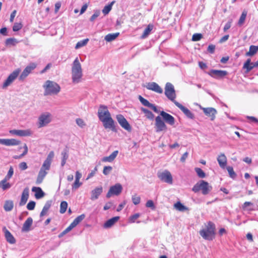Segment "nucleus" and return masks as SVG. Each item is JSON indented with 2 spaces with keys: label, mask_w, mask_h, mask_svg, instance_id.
<instances>
[{
  "label": "nucleus",
  "mask_w": 258,
  "mask_h": 258,
  "mask_svg": "<svg viewBox=\"0 0 258 258\" xmlns=\"http://www.w3.org/2000/svg\"><path fill=\"white\" fill-rule=\"evenodd\" d=\"M215 224L211 221H209L206 228L200 231V234L204 239L212 241L215 238Z\"/></svg>",
  "instance_id": "1"
},
{
  "label": "nucleus",
  "mask_w": 258,
  "mask_h": 258,
  "mask_svg": "<svg viewBox=\"0 0 258 258\" xmlns=\"http://www.w3.org/2000/svg\"><path fill=\"white\" fill-rule=\"evenodd\" d=\"M72 81L74 83H78L82 77V70L78 58L77 57L73 62L72 68Z\"/></svg>",
  "instance_id": "2"
},
{
  "label": "nucleus",
  "mask_w": 258,
  "mask_h": 258,
  "mask_svg": "<svg viewBox=\"0 0 258 258\" xmlns=\"http://www.w3.org/2000/svg\"><path fill=\"white\" fill-rule=\"evenodd\" d=\"M44 89V95L45 96L57 94L60 90L59 85L56 82L47 80L43 86Z\"/></svg>",
  "instance_id": "3"
},
{
  "label": "nucleus",
  "mask_w": 258,
  "mask_h": 258,
  "mask_svg": "<svg viewBox=\"0 0 258 258\" xmlns=\"http://www.w3.org/2000/svg\"><path fill=\"white\" fill-rule=\"evenodd\" d=\"M212 189V187L209 185L208 182L201 180L193 186L192 190L196 193L201 190L203 195H206L211 191Z\"/></svg>",
  "instance_id": "4"
},
{
  "label": "nucleus",
  "mask_w": 258,
  "mask_h": 258,
  "mask_svg": "<svg viewBox=\"0 0 258 258\" xmlns=\"http://www.w3.org/2000/svg\"><path fill=\"white\" fill-rule=\"evenodd\" d=\"M165 95L167 98L173 102L174 104L175 102H178L175 100L176 97L175 90L173 85L171 83L168 82L166 84L165 87Z\"/></svg>",
  "instance_id": "5"
},
{
  "label": "nucleus",
  "mask_w": 258,
  "mask_h": 258,
  "mask_svg": "<svg viewBox=\"0 0 258 258\" xmlns=\"http://www.w3.org/2000/svg\"><path fill=\"white\" fill-rule=\"evenodd\" d=\"M122 189L123 187L120 183H116L115 184L110 187L106 197L107 198H110L112 196H117L121 194Z\"/></svg>",
  "instance_id": "6"
},
{
  "label": "nucleus",
  "mask_w": 258,
  "mask_h": 258,
  "mask_svg": "<svg viewBox=\"0 0 258 258\" xmlns=\"http://www.w3.org/2000/svg\"><path fill=\"white\" fill-rule=\"evenodd\" d=\"M21 70L20 69H17L13 71L10 75L8 76L7 79L6 80L5 82L3 85V88H6L7 87L10 86L14 80L18 77Z\"/></svg>",
  "instance_id": "7"
},
{
  "label": "nucleus",
  "mask_w": 258,
  "mask_h": 258,
  "mask_svg": "<svg viewBox=\"0 0 258 258\" xmlns=\"http://www.w3.org/2000/svg\"><path fill=\"white\" fill-rule=\"evenodd\" d=\"M100 121L103 122V126L105 128H110L113 132H117L115 125V122L111 117V115L109 116L108 117L103 118Z\"/></svg>",
  "instance_id": "8"
},
{
  "label": "nucleus",
  "mask_w": 258,
  "mask_h": 258,
  "mask_svg": "<svg viewBox=\"0 0 258 258\" xmlns=\"http://www.w3.org/2000/svg\"><path fill=\"white\" fill-rule=\"evenodd\" d=\"M116 118L122 128L129 132L132 131V126L123 115L121 114H117L116 116Z\"/></svg>",
  "instance_id": "9"
},
{
  "label": "nucleus",
  "mask_w": 258,
  "mask_h": 258,
  "mask_svg": "<svg viewBox=\"0 0 258 258\" xmlns=\"http://www.w3.org/2000/svg\"><path fill=\"white\" fill-rule=\"evenodd\" d=\"M158 177L162 181H164L168 184H172L173 182V179L170 172L168 170H165L162 172H158L157 173Z\"/></svg>",
  "instance_id": "10"
},
{
  "label": "nucleus",
  "mask_w": 258,
  "mask_h": 258,
  "mask_svg": "<svg viewBox=\"0 0 258 258\" xmlns=\"http://www.w3.org/2000/svg\"><path fill=\"white\" fill-rule=\"evenodd\" d=\"M36 65L34 63H31L29 65L27 66L19 76V80L23 81L31 73V72L36 68Z\"/></svg>",
  "instance_id": "11"
},
{
  "label": "nucleus",
  "mask_w": 258,
  "mask_h": 258,
  "mask_svg": "<svg viewBox=\"0 0 258 258\" xmlns=\"http://www.w3.org/2000/svg\"><path fill=\"white\" fill-rule=\"evenodd\" d=\"M208 74L213 78L216 79L223 78L228 75V72L224 70H211Z\"/></svg>",
  "instance_id": "12"
},
{
  "label": "nucleus",
  "mask_w": 258,
  "mask_h": 258,
  "mask_svg": "<svg viewBox=\"0 0 258 258\" xmlns=\"http://www.w3.org/2000/svg\"><path fill=\"white\" fill-rule=\"evenodd\" d=\"M155 128L156 132L166 131L167 129L165 123L160 116H158L155 118Z\"/></svg>",
  "instance_id": "13"
},
{
  "label": "nucleus",
  "mask_w": 258,
  "mask_h": 258,
  "mask_svg": "<svg viewBox=\"0 0 258 258\" xmlns=\"http://www.w3.org/2000/svg\"><path fill=\"white\" fill-rule=\"evenodd\" d=\"M111 115L110 113L107 109V107L105 105H101L99 106L98 111V116L100 120L103 118L108 117Z\"/></svg>",
  "instance_id": "14"
},
{
  "label": "nucleus",
  "mask_w": 258,
  "mask_h": 258,
  "mask_svg": "<svg viewBox=\"0 0 258 258\" xmlns=\"http://www.w3.org/2000/svg\"><path fill=\"white\" fill-rule=\"evenodd\" d=\"M200 108L203 110L205 114L210 117L211 120H214L215 118V115L217 114V110L213 107L204 108L200 106Z\"/></svg>",
  "instance_id": "15"
},
{
  "label": "nucleus",
  "mask_w": 258,
  "mask_h": 258,
  "mask_svg": "<svg viewBox=\"0 0 258 258\" xmlns=\"http://www.w3.org/2000/svg\"><path fill=\"white\" fill-rule=\"evenodd\" d=\"M175 105L183 112L187 117L192 119L195 118L194 114L188 108L179 102H175Z\"/></svg>",
  "instance_id": "16"
},
{
  "label": "nucleus",
  "mask_w": 258,
  "mask_h": 258,
  "mask_svg": "<svg viewBox=\"0 0 258 258\" xmlns=\"http://www.w3.org/2000/svg\"><path fill=\"white\" fill-rule=\"evenodd\" d=\"M20 143V141L15 139H0V144L7 146L19 145Z\"/></svg>",
  "instance_id": "17"
},
{
  "label": "nucleus",
  "mask_w": 258,
  "mask_h": 258,
  "mask_svg": "<svg viewBox=\"0 0 258 258\" xmlns=\"http://www.w3.org/2000/svg\"><path fill=\"white\" fill-rule=\"evenodd\" d=\"M50 121V114L49 113L43 114L39 117V127L45 126Z\"/></svg>",
  "instance_id": "18"
},
{
  "label": "nucleus",
  "mask_w": 258,
  "mask_h": 258,
  "mask_svg": "<svg viewBox=\"0 0 258 258\" xmlns=\"http://www.w3.org/2000/svg\"><path fill=\"white\" fill-rule=\"evenodd\" d=\"M146 88L156 93L161 94L163 92L162 89L155 82H150L147 83Z\"/></svg>",
  "instance_id": "19"
},
{
  "label": "nucleus",
  "mask_w": 258,
  "mask_h": 258,
  "mask_svg": "<svg viewBox=\"0 0 258 258\" xmlns=\"http://www.w3.org/2000/svg\"><path fill=\"white\" fill-rule=\"evenodd\" d=\"M258 67V61L255 62H251V59L248 58L243 66V69H246V73H247L252 70L254 68Z\"/></svg>",
  "instance_id": "20"
},
{
  "label": "nucleus",
  "mask_w": 258,
  "mask_h": 258,
  "mask_svg": "<svg viewBox=\"0 0 258 258\" xmlns=\"http://www.w3.org/2000/svg\"><path fill=\"white\" fill-rule=\"evenodd\" d=\"M160 115L163 117V120L168 124L172 125L175 123L174 117L169 113L162 111L160 112Z\"/></svg>",
  "instance_id": "21"
},
{
  "label": "nucleus",
  "mask_w": 258,
  "mask_h": 258,
  "mask_svg": "<svg viewBox=\"0 0 258 258\" xmlns=\"http://www.w3.org/2000/svg\"><path fill=\"white\" fill-rule=\"evenodd\" d=\"M103 192V187L101 186L95 187L91 192L90 199L92 201L96 200L98 199L99 196Z\"/></svg>",
  "instance_id": "22"
},
{
  "label": "nucleus",
  "mask_w": 258,
  "mask_h": 258,
  "mask_svg": "<svg viewBox=\"0 0 258 258\" xmlns=\"http://www.w3.org/2000/svg\"><path fill=\"white\" fill-rule=\"evenodd\" d=\"M29 196V189L28 187H26L24 189L22 195L19 206H22L26 204Z\"/></svg>",
  "instance_id": "23"
},
{
  "label": "nucleus",
  "mask_w": 258,
  "mask_h": 258,
  "mask_svg": "<svg viewBox=\"0 0 258 258\" xmlns=\"http://www.w3.org/2000/svg\"><path fill=\"white\" fill-rule=\"evenodd\" d=\"M10 133L20 137L28 136L31 134L30 132L28 130H12L10 131Z\"/></svg>",
  "instance_id": "24"
},
{
  "label": "nucleus",
  "mask_w": 258,
  "mask_h": 258,
  "mask_svg": "<svg viewBox=\"0 0 258 258\" xmlns=\"http://www.w3.org/2000/svg\"><path fill=\"white\" fill-rule=\"evenodd\" d=\"M3 231L5 232V236L7 241L10 244H14L16 242V240L11 232L6 229V227L3 228Z\"/></svg>",
  "instance_id": "25"
},
{
  "label": "nucleus",
  "mask_w": 258,
  "mask_h": 258,
  "mask_svg": "<svg viewBox=\"0 0 258 258\" xmlns=\"http://www.w3.org/2000/svg\"><path fill=\"white\" fill-rule=\"evenodd\" d=\"M33 223V219L31 217H29L23 224L22 231L28 232L30 230V227Z\"/></svg>",
  "instance_id": "26"
},
{
  "label": "nucleus",
  "mask_w": 258,
  "mask_h": 258,
  "mask_svg": "<svg viewBox=\"0 0 258 258\" xmlns=\"http://www.w3.org/2000/svg\"><path fill=\"white\" fill-rule=\"evenodd\" d=\"M32 191L35 192V197L37 199H41L45 195V193L40 187L34 186L32 188Z\"/></svg>",
  "instance_id": "27"
},
{
  "label": "nucleus",
  "mask_w": 258,
  "mask_h": 258,
  "mask_svg": "<svg viewBox=\"0 0 258 258\" xmlns=\"http://www.w3.org/2000/svg\"><path fill=\"white\" fill-rule=\"evenodd\" d=\"M119 219L118 216L114 217L108 220H107L104 224V227L105 228H109L112 226Z\"/></svg>",
  "instance_id": "28"
},
{
  "label": "nucleus",
  "mask_w": 258,
  "mask_h": 258,
  "mask_svg": "<svg viewBox=\"0 0 258 258\" xmlns=\"http://www.w3.org/2000/svg\"><path fill=\"white\" fill-rule=\"evenodd\" d=\"M153 28L154 25L151 23L149 24L145 29L142 35L141 36V38L142 39H145L147 38L151 33V32L153 29Z\"/></svg>",
  "instance_id": "29"
},
{
  "label": "nucleus",
  "mask_w": 258,
  "mask_h": 258,
  "mask_svg": "<svg viewBox=\"0 0 258 258\" xmlns=\"http://www.w3.org/2000/svg\"><path fill=\"white\" fill-rule=\"evenodd\" d=\"M118 151L117 150L113 152L109 156L104 157L102 159V161L104 162H112L116 157Z\"/></svg>",
  "instance_id": "30"
},
{
  "label": "nucleus",
  "mask_w": 258,
  "mask_h": 258,
  "mask_svg": "<svg viewBox=\"0 0 258 258\" xmlns=\"http://www.w3.org/2000/svg\"><path fill=\"white\" fill-rule=\"evenodd\" d=\"M217 161L221 168H225L227 164V158L224 154H221L217 158Z\"/></svg>",
  "instance_id": "31"
},
{
  "label": "nucleus",
  "mask_w": 258,
  "mask_h": 258,
  "mask_svg": "<svg viewBox=\"0 0 258 258\" xmlns=\"http://www.w3.org/2000/svg\"><path fill=\"white\" fill-rule=\"evenodd\" d=\"M85 218V215L83 214L76 217L69 225L73 229L78 225Z\"/></svg>",
  "instance_id": "32"
},
{
  "label": "nucleus",
  "mask_w": 258,
  "mask_h": 258,
  "mask_svg": "<svg viewBox=\"0 0 258 258\" xmlns=\"http://www.w3.org/2000/svg\"><path fill=\"white\" fill-rule=\"evenodd\" d=\"M46 174V171L44 170L40 169L39 171L38 175L36 179V183L37 184L41 183Z\"/></svg>",
  "instance_id": "33"
},
{
  "label": "nucleus",
  "mask_w": 258,
  "mask_h": 258,
  "mask_svg": "<svg viewBox=\"0 0 258 258\" xmlns=\"http://www.w3.org/2000/svg\"><path fill=\"white\" fill-rule=\"evenodd\" d=\"M119 35V33H109L105 36L104 40L107 42H111L115 40Z\"/></svg>",
  "instance_id": "34"
},
{
  "label": "nucleus",
  "mask_w": 258,
  "mask_h": 258,
  "mask_svg": "<svg viewBox=\"0 0 258 258\" xmlns=\"http://www.w3.org/2000/svg\"><path fill=\"white\" fill-rule=\"evenodd\" d=\"M258 51V45H250L249 49L245 54L246 56H251L254 55Z\"/></svg>",
  "instance_id": "35"
},
{
  "label": "nucleus",
  "mask_w": 258,
  "mask_h": 258,
  "mask_svg": "<svg viewBox=\"0 0 258 258\" xmlns=\"http://www.w3.org/2000/svg\"><path fill=\"white\" fill-rule=\"evenodd\" d=\"M14 207V204L12 201H6L4 206L5 210L7 212H9L12 210Z\"/></svg>",
  "instance_id": "36"
},
{
  "label": "nucleus",
  "mask_w": 258,
  "mask_h": 258,
  "mask_svg": "<svg viewBox=\"0 0 258 258\" xmlns=\"http://www.w3.org/2000/svg\"><path fill=\"white\" fill-rule=\"evenodd\" d=\"M141 110L145 114L146 117L150 120H153L154 118V114L148 109L145 108H141Z\"/></svg>",
  "instance_id": "37"
},
{
  "label": "nucleus",
  "mask_w": 258,
  "mask_h": 258,
  "mask_svg": "<svg viewBox=\"0 0 258 258\" xmlns=\"http://www.w3.org/2000/svg\"><path fill=\"white\" fill-rule=\"evenodd\" d=\"M114 3V1H112L110 4H108L104 7L103 9L102 10V12L104 15H106L109 13V12L111 11L112 7Z\"/></svg>",
  "instance_id": "38"
},
{
  "label": "nucleus",
  "mask_w": 258,
  "mask_h": 258,
  "mask_svg": "<svg viewBox=\"0 0 258 258\" xmlns=\"http://www.w3.org/2000/svg\"><path fill=\"white\" fill-rule=\"evenodd\" d=\"M174 207L176 209L179 211H184L188 209V208L184 206L180 202H177L174 204Z\"/></svg>",
  "instance_id": "39"
},
{
  "label": "nucleus",
  "mask_w": 258,
  "mask_h": 258,
  "mask_svg": "<svg viewBox=\"0 0 258 258\" xmlns=\"http://www.w3.org/2000/svg\"><path fill=\"white\" fill-rule=\"evenodd\" d=\"M139 99L141 103L145 106L149 108L152 105V103H150L147 99H145L141 95L139 96Z\"/></svg>",
  "instance_id": "40"
},
{
  "label": "nucleus",
  "mask_w": 258,
  "mask_h": 258,
  "mask_svg": "<svg viewBox=\"0 0 258 258\" xmlns=\"http://www.w3.org/2000/svg\"><path fill=\"white\" fill-rule=\"evenodd\" d=\"M88 41L89 39L87 38L78 42L76 45L75 48L79 49L83 46H84L87 44Z\"/></svg>",
  "instance_id": "41"
},
{
  "label": "nucleus",
  "mask_w": 258,
  "mask_h": 258,
  "mask_svg": "<svg viewBox=\"0 0 258 258\" xmlns=\"http://www.w3.org/2000/svg\"><path fill=\"white\" fill-rule=\"evenodd\" d=\"M68 203L66 201H62L60 203L59 212L61 214L64 213L67 209Z\"/></svg>",
  "instance_id": "42"
},
{
  "label": "nucleus",
  "mask_w": 258,
  "mask_h": 258,
  "mask_svg": "<svg viewBox=\"0 0 258 258\" xmlns=\"http://www.w3.org/2000/svg\"><path fill=\"white\" fill-rule=\"evenodd\" d=\"M227 170L229 174V176L232 179H235L236 177V174L234 172L233 167L231 166H228L227 167Z\"/></svg>",
  "instance_id": "43"
},
{
  "label": "nucleus",
  "mask_w": 258,
  "mask_h": 258,
  "mask_svg": "<svg viewBox=\"0 0 258 258\" xmlns=\"http://www.w3.org/2000/svg\"><path fill=\"white\" fill-rule=\"evenodd\" d=\"M195 171L200 178H203L206 177V174L202 169L197 167L195 168Z\"/></svg>",
  "instance_id": "44"
},
{
  "label": "nucleus",
  "mask_w": 258,
  "mask_h": 258,
  "mask_svg": "<svg viewBox=\"0 0 258 258\" xmlns=\"http://www.w3.org/2000/svg\"><path fill=\"white\" fill-rule=\"evenodd\" d=\"M51 162L49 161L45 160L40 168V169H42L45 171V170H49L50 167Z\"/></svg>",
  "instance_id": "45"
},
{
  "label": "nucleus",
  "mask_w": 258,
  "mask_h": 258,
  "mask_svg": "<svg viewBox=\"0 0 258 258\" xmlns=\"http://www.w3.org/2000/svg\"><path fill=\"white\" fill-rule=\"evenodd\" d=\"M14 174V169L12 166H10L8 172L4 179L7 181L9 180L13 176Z\"/></svg>",
  "instance_id": "46"
},
{
  "label": "nucleus",
  "mask_w": 258,
  "mask_h": 258,
  "mask_svg": "<svg viewBox=\"0 0 258 258\" xmlns=\"http://www.w3.org/2000/svg\"><path fill=\"white\" fill-rule=\"evenodd\" d=\"M17 42L18 41L17 40V39L14 38H8L6 40V44L7 45H15Z\"/></svg>",
  "instance_id": "47"
},
{
  "label": "nucleus",
  "mask_w": 258,
  "mask_h": 258,
  "mask_svg": "<svg viewBox=\"0 0 258 258\" xmlns=\"http://www.w3.org/2000/svg\"><path fill=\"white\" fill-rule=\"evenodd\" d=\"M61 155L62 156L61 159L67 161L69 158V150L67 148L63 149L61 153Z\"/></svg>",
  "instance_id": "48"
},
{
  "label": "nucleus",
  "mask_w": 258,
  "mask_h": 258,
  "mask_svg": "<svg viewBox=\"0 0 258 258\" xmlns=\"http://www.w3.org/2000/svg\"><path fill=\"white\" fill-rule=\"evenodd\" d=\"M112 170V167L110 166H104L103 170V173L105 175H107L110 173Z\"/></svg>",
  "instance_id": "49"
},
{
  "label": "nucleus",
  "mask_w": 258,
  "mask_h": 258,
  "mask_svg": "<svg viewBox=\"0 0 258 258\" xmlns=\"http://www.w3.org/2000/svg\"><path fill=\"white\" fill-rule=\"evenodd\" d=\"M203 36L201 33H195L192 36V40L193 41H198L200 40Z\"/></svg>",
  "instance_id": "50"
},
{
  "label": "nucleus",
  "mask_w": 258,
  "mask_h": 258,
  "mask_svg": "<svg viewBox=\"0 0 258 258\" xmlns=\"http://www.w3.org/2000/svg\"><path fill=\"white\" fill-rule=\"evenodd\" d=\"M132 200L133 203L135 205H138L141 202V198L139 196H137L136 195H134L132 196Z\"/></svg>",
  "instance_id": "51"
},
{
  "label": "nucleus",
  "mask_w": 258,
  "mask_h": 258,
  "mask_svg": "<svg viewBox=\"0 0 258 258\" xmlns=\"http://www.w3.org/2000/svg\"><path fill=\"white\" fill-rule=\"evenodd\" d=\"M22 28L21 23H15L13 27V30L15 32L20 30Z\"/></svg>",
  "instance_id": "52"
},
{
  "label": "nucleus",
  "mask_w": 258,
  "mask_h": 258,
  "mask_svg": "<svg viewBox=\"0 0 258 258\" xmlns=\"http://www.w3.org/2000/svg\"><path fill=\"white\" fill-rule=\"evenodd\" d=\"M35 205L36 203L34 201H31L28 203L27 208L28 210H33L35 208Z\"/></svg>",
  "instance_id": "53"
},
{
  "label": "nucleus",
  "mask_w": 258,
  "mask_h": 258,
  "mask_svg": "<svg viewBox=\"0 0 258 258\" xmlns=\"http://www.w3.org/2000/svg\"><path fill=\"white\" fill-rule=\"evenodd\" d=\"M76 122L77 125L82 128L84 127L86 125L85 122L81 118H77Z\"/></svg>",
  "instance_id": "54"
},
{
  "label": "nucleus",
  "mask_w": 258,
  "mask_h": 258,
  "mask_svg": "<svg viewBox=\"0 0 258 258\" xmlns=\"http://www.w3.org/2000/svg\"><path fill=\"white\" fill-rule=\"evenodd\" d=\"M140 216V214L139 213H136L130 217V221L131 223L135 222V221L137 219H138Z\"/></svg>",
  "instance_id": "55"
},
{
  "label": "nucleus",
  "mask_w": 258,
  "mask_h": 258,
  "mask_svg": "<svg viewBox=\"0 0 258 258\" xmlns=\"http://www.w3.org/2000/svg\"><path fill=\"white\" fill-rule=\"evenodd\" d=\"M82 183L80 182L79 180H75L74 183L72 185V189H78L81 185Z\"/></svg>",
  "instance_id": "56"
},
{
  "label": "nucleus",
  "mask_w": 258,
  "mask_h": 258,
  "mask_svg": "<svg viewBox=\"0 0 258 258\" xmlns=\"http://www.w3.org/2000/svg\"><path fill=\"white\" fill-rule=\"evenodd\" d=\"M146 206L148 208H151L152 209L155 208L154 202L152 200H148L146 204Z\"/></svg>",
  "instance_id": "57"
},
{
  "label": "nucleus",
  "mask_w": 258,
  "mask_h": 258,
  "mask_svg": "<svg viewBox=\"0 0 258 258\" xmlns=\"http://www.w3.org/2000/svg\"><path fill=\"white\" fill-rule=\"evenodd\" d=\"M51 204H52V201H47L46 202V203L45 204V205H44V207L43 208V209L48 211V210L50 208V207L51 206Z\"/></svg>",
  "instance_id": "58"
},
{
  "label": "nucleus",
  "mask_w": 258,
  "mask_h": 258,
  "mask_svg": "<svg viewBox=\"0 0 258 258\" xmlns=\"http://www.w3.org/2000/svg\"><path fill=\"white\" fill-rule=\"evenodd\" d=\"M51 204H52V201H47L46 202V203L45 204V205H44V207L43 208V209L48 211V210L50 208V207L51 206Z\"/></svg>",
  "instance_id": "59"
},
{
  "label": "nucleus",
  "mask_w": 258,
  "mask_h": 258,
  "mask_svg": "<svg viewBox=\"0 0 258 258\" xmlns=\"http://www.w3.org/2000/svg\"><path fill=\"white\" fill-rule=\"evenodd\" d=\"M19 167L21 170H25L27 169L28 166L26 162H22L19 164Z\"/></svg>",
  "instance_id": "60"
},
{
  "label": "nucleus",
  "mask_w": 258,
  "mask_h": 258,
  "mask_svg": "<svg viewBox=\"0 0 258 258\" xmlns=\"http://www.w3.org/2000/svg\"><path fill=\"white\" fill-rule=\"evenodd\" d=\"M215 46L214 45L211 44V45H209L207 50L210 53L213 54V53H214V52L215 51Z\"/></svg>",
  "instance_id": "61"
},
{
  "label": "nucleus",
  "mask_w": 258,
  "mask_h": 258,
  "mask_svg": "<svg viewBox=\"0 0 258 258\" xmlns=\"http://www.w3.org/2000/svg\"><path fill=\"white\" fill-rule=\"evenodd\" d=\"M11 187V184L10 183H7V182L3 183V185L2 186V188L3 189V190H7L9 188H10Z\"/></svg>",
  "instance_id": "62"
},
{
  "label": "nucleus",
  "mask_w": 258,
  "mask_h": 258,
  "mask_svg": "<svg viewBox=\"0 0 258 258\" xmlns=\"http://www.w3.org/2000/svg\"><path fill=\"white\" fill-rule=\"evenodd\" d=\"M188 155V153L187 152H185L182 156H181L180 160L181 162H184L186 159L187 158Z\"/></svg>",
  "instance_id": "63"
},
{
  "label": "nucleus",
  "mask_w": 258,
  "mask_h": 258,
  "mask_svg": "<svg viewBox=\"0 0 258 258\" xmlns=\"http://www.w3.org/2000/svg\"><path fill=\"white\" fill-rule=\"evenodd\" d=\"M231 21H228L224 26L223 30L224 32H226L227 30H228L231 26Z\"/></svg>",
  "instance_id": "64"
}]
</instances>
